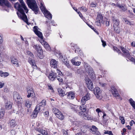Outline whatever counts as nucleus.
Instances as JSON below:
<instances>
[{
	"mask_svg": "<svg viewBox=\"0 0 135 135\" xmlns=\"http://www.w3.org/2000/svg\"><path fill=\"white\" fill-rule=\"evenodd\" d=\"M120 48L121 50L123 52L124 54L123 55L129 59L131 55L129 51L122 46H120Z\"/></svg>",
	"mask_w": 135,
	"mask_h": 135,
	"instance_id": "obj_7",
	"label": "nucleus"
},
{
	"mask_svg": "<svg viewBox=\"0 0 135 135\" xmlns=\"http://www.w3.org/2000/svg\"><path fill=\"white\" fill-rule=\"evenodd\" d=\"M27 91L28 94L27 95L28 98L33 96L35 94L33 89L31 87L28 86L27 88Z\"/></svg>",
	"mask_w": 135,
	"mask_h": 135,
	"instance_id": "obj_6",
	"label": "nucleus"
},
{
	"mask_svg": "<svg viewBox=\"0 0 135 135\" xmlns=\"http://www.w3.org/2000/svg\"><path fill=\"white\" fill-rule=\"evenodd\" d=\"M67 97L68 98L70 99H74V93L72 92H70L68 93Z\"/></svg>",
	"mask_w": 135,
	"mask_h": 135,
	"instance_id": "obj_26",
	"label": "nucleus"
},
{
	"mask_svg": "<svg viewBox=\"0 0 135 135\" xmlns=\"http://www.w3.org/2000/svg\"><path fill=\"white\" fill-rule=\"evenodd\" d=\"M9 75V74L8 72H3L2 71H0V75L2 77H6Z\"/></svg>",
	"mask_w": 135,
	"mask_h": 135,
	"instance_id": "obj_25",
	"label": "nucleus"
},
{
	"mask_svg": "<svg viewBox=\"0 0 135 135\" xmlns=\"http://www.w3.org/2000/svg\"><path fill=\"white\" fill-rule=\"evenodd\" d=\"M103 19V17L102 14L100 13H98V14L97 17V20L102 21Z\"/></svg>",
	"mask_w": 135,
	"mask_h": 135,
	"instance_id": "obj_34",
	"label": "nucleus"
},
{
	"mask_svg": "<svg viewBox=\"0 0 135 135\" xmlns=\"http://www.w3.org/2000/svg\"><path fill=\"white\" fill-rule=\"evenodd\" d=\"M114 30L115 32L117 33H119L120 31L118 26L113 27Z\"/></svg>",
	"mask_w": 135,
	"mask_h": 135,
	"instance_id": "obj_32",
	"label": "nucleus"
},
{
	"mask_svg": "<svg viewBox=\"0 0 135 135\" xmlns=\"http://www.w3.org/2000/svg\"><path fill=\"white\" fill-rule=\"evenodd\" d=\"M45 104L46 101L45 100H43L38 105H40V106L42 107L45 106Z\"/></svg>",
	"mask_w": 135,
	"mask_h": 135,
	"instance_id": "obj_36",
	"label": "nucleus"
},
{
	"mask_svg": "<svg viewBox=\"0 0 135 135\" xmlns=\"http://www.w3.org/2000/svg\"><path fill=\"white\" fill-rule=\"evenodd\" d=\"M85 69L90 76H93L94 75L93 70L91 67L88 66Z\"/></svg>",
	"mask_w": 135,
	"mask_h": 135,
	"instance_id": "obj_13",
	"label": "nucleus"
},
{
	"mask_svg": "<svg viewBox=\"0 0 135 135\" xmlns=\"http://www.w3.org/2000/svg\"><path fill=\"white\" fill-rule=\"evenodd\" d=\"M28 62L33 67V68H34L36 69L37 68L35 61L33 59L29 57L28 59Z\"/></svg>",
	"mask_w": 135,
	"mask_h": 135,
	"instance_id": "obj_18",
	"label": "nucleus"
},
{
	"mask_svg": "<svg viewBox=\"0 0 135 135\" xmlns=\"http://www.w3.org/2000/svg\"><path fill=\"white\" fill-rule=\"evenodd\" d=\"M41 133L44 135H47V132L45 130L42 131L41 132Z\"/></svg>",
	"mask_w": 135,
	"mask_h": 135,
	"instance_id": "obj_52",
	"label": "nucleus"
},
{
	"mask_svg": "<svg viewBox=\"0 0 135 135\" xmlns=\"http://www.w3.org/2000/svg\"><path fill=\"white\" fill-rule=\"evenodd\" d=\"M40 7L41 8V9L42 11L44 12V13L46 11H47L46 9V8H45V7L43 5V4L42 3H41Z\"/></svg>",
	"mask_w": 135,
	"mask_h": 135,
	"instance_id": "obj_33",
	"label": "nucleus"
},
{
	"mask_svg": "<svg viewBox=\"0 0 135 135\" xmlns=\"http://www.w3.org/2000/svg\"><path fill=\"white\" fill-rule=\"evenodd\" d=\"M58 90L59 95L63 97L66 94L65 92L62 89H58Z\"/></svg>",
	"mask_w": 135,
	"mask_h": 135,
	"instance_id": "obj_27",
	"label": "nucleus"
},
{
	"mask_svg": "<svg viewBox=\"0 0 135 135\" xmlns=\"http://www.w3.org/2000/svg\"><path fill=\"white\" fill-rule=\"evenodd\" d=\"M11 62L15 66L18 67L19 65L17 60L14 57H11Z\"/></svg>",
	"mask_w": 135,
	"mask_h": 135,
	"instance_id": "obj_17",
	"label": "nucleus"
},
{
	"mask_svg": "<svg viewBox=\"0 0 135 135\" xmlns=\"http://www.w3.org/2000/svg\"><path fill=\"white\" fill-rule=\"evenodd\" d=\"M25 106L27 107V108H30L32 104L31 103H30L28 100H26L25 102Z\"/></svg>",
	"mask_w": 135,
	"mask_h": 135,
	"instance_id": "obj_28",
	"label": "nucleus"
},
{
	"mask_svg": "<svg viewBox=\"0 0 135 135\" xmlns=\"http://www.w3.org/2000/svg\"><path fill=\"white\" fill-rule=\"evenodd\" d=\"M94 92V94L96 95L97 99H102V96L101 94V91L99 87H97L95 88Z\"/></svg>",
	"mask_w": 135,
	"mask_h": 135,
	"instance_id": "obj_4",
	"label": "nucleus"
},
{
	"mask_svg": "<svg viewBox=\"0 0 135 135\" xmlns=\"http://www.w3.org/2000/svg\"><path fill=\"white\" fill-rule=\"evenodd\" d=\"M56 73L54 72H53L50 74L48 77L50 80L53 81L56 79Z\"/></svg>",
	"mask_w": 135,
	"mask_h": 135,
	"instance_id": "obj_14",
	"label": "nucleus"
},
{
	"mask_svg": "<svg viewBox=\"0 0 135 135\" xmlns=\"http://www.w3.org/2000/svg\"><path fill=\"white\" fill-rule=\"evenodd\" d=\"M135 122L133 120H131L130 122V124L131 126H132L133 124H134Z\"/></svg>",
	"mask_w": 135,
	"mask_h": 135,
	"instance_id": "obj_57",
	"label": "nucleus"
},
{
	"mask_svg": "<svg viewBox=\"0 0 135 135\" xmlns=\"http://www.w3.org/2000/svg\"><path fill=\"white\" fill-rule=\"evenodd\" d=\"M44 115L46 116H48L49 114V112L48 111H47L45 112L44 113Z\"/></svg>",
	"mask_w": 135,
	"mask_h": 135,
	"instance_id": "obj_60",
	"label": "nucleus"
},
{
	"mask_svg": "<svg viewBox=\"0 0 135 135\" xmlns=\"http://www.w3.org/2000/svg\"><path fill=\"white\" fill-rule=\"evenodd\" d=\"M33 30L35 33L39 37L40 39V41L44 46L46 49L47 50L50 49L49 45L45 41L43 40L42 34L41 32L38 31V28L37 26H35L33 27Z\"/></svg>",
	"mask_w": 135,
	"mask_h": 135,
	"instance_id": "obj_2",
	"label": "nucleus"
},
{
	"mask_svg": "<svg viewBox=\"0 0 135 135\" xmlns=\"http://www.w3.org/2000/svg\"><path fill=\"white\" fill-rule=\"evenodd\" d=\"M5 107L6 109L9 110L12 108V104L11 102H8L7 100H6L5 101Z\"/></svg>",
	"mask_w": 135,
	"mask_h": 135,
	"instance_id": "obj_21",
	"label": "nucleus"
},
{
	"mask_svg": "<svg viewBox=\"0 0 135 135\" xmlns=\"http://www.w3.org/2000/svg\"><path fill=\"white\" fill-rule=\"evenodd\" d=\"M78 59V57H76L74 58H73L71 60V61L72 64L76 66H79L80 65L81 62L79 61H77L76 62V59Z\"/></svg>",
	"mask_w": 135,
	"mask_h": 135,
	"instance_id": "obj_19",
	"label": "nucleus"
},
{
	"mask_svg": "<svg viewBox=\"0 0 135 135\" xmlns=\"http://www.w3.org/2000/svg\"><path fill=\"white\" fill-rule=\"evenodd\" d=\"M100 85L102 87H104L105 86L106 84L102 83H99Z\"/></svg>",
	"mask_w": 135,
	"mask_h": 135,
	"instance_id": "obj_53",
	"label": "nucleus"
},
{
	"mask_svg": "<svg viewBox=\"0 0 135 135\" xmlns=\"http://www.w3.org/2000/svg\"><path fill=\"white\" fill-rule=\"evenodd\" d=\"M71 66V68H70V69L71 70L74 71H75L76 69V67H75V66Z\"/></svg>",
	"mask_w": 135,
	"mask_h": 135,
	"instance_id": "obj_51",
	"label": "nucleus"
},
{
	"mask_svg": "<svg viewBox=\"0 0 135 135\" xmlns=\"http://www.w3.org/2000/svg\"><path fill=\"white\" fill-rule=\"evenodd\" d=\"M41 107L40 106V105L38 104L36 106V107L35 109V110L36 111L38 112H39L41 109Z\"/></svg>",
	"mask_w": 135,
	"mask_h": 135,
	"instance_id": "obj_39",
	"label": "nucleus"
},
{
	"mask_svg": "<svg viewBox=\"0 0 135 135\" xmlns=\"http://www.w3.org/2000/svg\"><path fill=\"white\" fill-rule=\"evenodd\" d=\"M56 116L59 119L61 120H63L64 118V116L60 112L57 113V114L56 115Z\"/></svg>",
	"mask_w": 135,
	"mask_h": 135,
	"instance_id": "obj_24",
	"label": "nucleus"
},
{
	"mask_svg": "<svg viewBox=\"0 0 135 135\" xmlns=\"http://www.w3.org/2000/svg\"><path fill=\"white\" fill-rule=\"evenodd\" d=\"M90 129L88 126H82L81 127V132L83 133H85L89 129Z\"/></svg>",
	"mask_w": 135,
	"mask_h": 135,
	"instance_id": "obj_20",
	"label": "nucleus"
},
{
	"mask_svg": "<svg viewBox=\"0 0 135 135\" xmlns=\"http://www.w3.org/2000/svg\"><path fill=\"white\" fill-rule=\"evenodd\" d=\"M13 98L17 102H19L22 99L21 96L18 93L15 92L13 93Z\"/></svg>",
	"mask_w": 135,
	"mask_h": 135,
	"instance_id": "obj_12",
	"label": "nucleus"
},
{
	"mask_svg": "<svg viewBox=\"0 0 135 135\" xmlns=\"http://www.w3.org/2000/svg\"><path fill=\"white\" fill-rule=\"evenodd\" d=\"M20 4L18 3H16L15 4V7L17 9L18 11L17 13L18 17L23 20L25 22H28L27 16L24 12L27 13L28 12V9L25 5V4L23 0H19Z\"/></svg>",
	"mask_w": 135,
	"mask_h": 135,
	"instance_id": "obj_1",
	"label": "nucleus"
},
{
	"mask_svg": "<svg viewBox=\"0 0 135 135\" xmlns=\"http://www.w3.org/2000/svg\"><path fill=\"white\" fill-rule=\"evenodd\" d=\"M131 45L133 47H135V41L132 42L131 44Z\"/></svg>",
	"mask_w": 135,
	"mask_h": 135,
	"instance_id": "obj_61",
	"label": "nucleus"
},
{
	"mask_svg": "<svg viewBox=\"0 0 135 135\" xmlns=\"http://www.w3.org/2000/svg\"><path fill=\"white\" fill-rule=\"evenodd\" d=\"M52 111L55 115L57 114V113L60 112L57 109L55 108H54L53 109Z\"/></svg>",
	"mask_w": 135,
	"mask_h": 135,
	"instance_id": "obj_38",
	"label": "nucleus"
},
{
	"mask_svg": "<svg viewBox=\"0 0 135 135\" xmlns=\"http://www.w3.org/2000/svg\"><path fill=\"white\" fill-rule=\"evenodd\" d=\"M96 112H98V113H99V112H101L100 109H99V108H98L96 110Z\"/></svg>",
	"mask_w": 135,
	"mask_h": 135,
	"instance_id": "obj_63",
	"label": "nucleus"
},
{
	"mask_svg": "<svg viewBox=\"0 0 135 135\" xmlns=\"http://www.w3.org/2000/svg\"><path fill=\"white\" fill-rule=\"evenodd\" d=\"M10 133L11 135H15V132L14 130H11L10 131Z\"/></svg>",
	"mask_w": 135,
	"mask_h": 135,
	"instance_id": "obj_56",
	"label": "nucleus"
},
{
	"mask_svg": "<svg viewBox=\"0 0 135 135\" xmlns=\"http://www.w3.org/2000/svg\"><path fill=\"white\" fill-rule=\"evenodd\" d=\"M27 53L28 55H29L32 58H33L34 56V55L30 51H27Z\"/></svg>",
	"mask_w": 135,
	"mask_h": 135,
	"instance_id": "obj_44",
	"label": "nucleus"
},
{
	"mask_svg": "<svg viewBox=\"0 0 135 135\" xmlns=\"http://www.w3.org/2000/svg\"><path fill=\"white\" fill-rule=\"evenodd\" d=\"M4 113V111L3 109H0V118L3 117Z\"/></svg>",
	"mask_w": 135,
	"mask_h": 135,
	"instance_id": "obj_35",
	"label": "nucleus"
},
{
	"mask_svg": "<svg viewBox=\"0 0 135 135\" xmlns=\"http://www.w3.org/2000/svg\"><path fill=\"white\" fill-rule=\"evenodd\" d=\"M57 62L55 59H52L50 61V64L51 66L54 68H56L57 64Z\"/></svg>",
	"mask_w": 135,
	"mask_h": 135,
	"instance_id": "obj_16",
	"label": "nucleus"
},
{
	"mask_svg": "<svg viewBox=\"0 0 135 135\" xmlns=\"http://www.w3.org/2000/svg\"><path fill=\"white\" fill-rule=\"evenodd\" d=\"M102 21L97 20L96 21V24L98 26H100L101 25V22H102Z\"/></svg>",
	"mask_w": 135,
	"mask_h": 135,
	"instance_id": "obj_48",
	"label": "nucleus"
},
{
	"mask_svg": "<svg viewBox=\"0 0 135 135\" xmlns=\"http://www.w3.org/2000/svg\"><path fill=\"white\" fill-rule=\"evenodd\" d=\"M57 80L59 82H63V79L61 77L59 76H57L56 77Z\"/></svg>",
	"mask_w": 135,
	"mask_h": 135,
	"instance_id": "obj_46",
	"label": "nucleus"
},
{
	"mask_svg": "<svg viewBox=\"0 0 135 135\" xmlns=\"http://www.w3.org/2000/svg\"><path fill=\"white\" fill-rule=\"evenodd\" d=\"M38 112L34 110V111L33 112L32 115L33 117L36 118Z\"/></svg>",
	"mask_w": 135,
	"mask_h": 135,
	"instance_id": "obj_40",
	"label": "nucleus"
},
{
	"mask_svg": "<svg viewBox=\"0 0 135 135\" xmlns=\"http://www.w3.org/2000/svg\"><path fill=\"white\" fill-rule=\"evenodd\" d=\"M63 62L66 65L68 68H71V66L68 63V61L67 59H64Z\"/></svg>",
	"mask_w": 135,
	"mask_h": 135,
	"instance_id": "obj_30",
	"label": "nucleus"
},
{
	"mask_svg": "<svg viewBox=\"0 0 135 135\" xmlns=\"http://www.w3.org/2000/svg\"><path fill=\"white\" fill-rule=\"evenodd\" d=\"M48 88L49 89L52 90V91H54L51 85H48Z\"/></svg>",
	"mask_w": 135,
	"mask_h": 135,
	"instance_id": "obj_62",
	"label": "nucleus"
},
{
	"mask_svg": "<svg viewBox=\"0 0 135 135\" xmlns=\"http://www.w3.org/2000/svg\"><path fill=\"white\" fill-rule=\"evenodd\" d=\"M104 133L105 134H108L109 135H113L112 131H105Z\"/></svg>",
	"mask_w": 135,
	"mask_h": 135,
	"instance_id": "obj_41",
	"label": "nucleus"
},
{
	"mask_svg": "<svg viewBox=\"0 0 135 135\" xmlns=\"http://www.w3.org/2000/svg\"><path fill=\"white\" fill-rule=\"evenodd\" d=\"M111 91L114 96L115 97H119V94L114 86H111Z\"/></svg>",
	"mask_w": 135,
	"mask_h": 135,
	"instance_id": "obj_11",
	"label": "nucleus"
},
{
	"mask_svg": "<svg viewBox=\"0 0 135 135\" xmlns=\"http://www.w3.org/2000/svg\"><path fill=\"white\" fill-rule=\"evenodd\" d=\"M90 94L89 93H88L85 96L83 97L81 100V103L82 105H84L86 102L88 100H89L90 98Z\"/></svg>",
	"mask_w": 135,
	"mask_h": 135,
	"instance_id": "obj_5",
	"label": "nucleus"
},
{
	"mask_svg": "<svg viewBox=\"0 0 135 135\" xmlns=\"http://www.w3.org/2000/svg\"><path fill=\"white\" fill-rule=\"evenodd\" d=\"M85 80L88 89L90 90H92L93 88V86L91 80L88 79H86Z\"/></svg>",
	"mask_w": 135,
	"mask_h": 135,
	"instance_id": "obj_10",
	"label": "nucleus"
},
{
	"mask_svg": "<svg viewBox=\"0 0 135 135\" xmlns=\"http://www.w3.org/2000/svg\"><path fill=\"white\" fill-rule=\"evenodd\" d=\"M112 21L114 23L113 26H119V22L118 20L116 19L114 17H112Z\"/></svg>",
	"mask_w": 135,
	"mask_h": 135,
	"instance_id": "obj_22",
	"label": "nucleus"
},
{
	"mask_svg": "<svg viewBox=\"0 0 135 135\" xmlns=\"http://www.w3.org/2000/svg\"><path fill=\"white\" fill-rule=\"evenodd\" d=\"M130 60L132 62H133L135 64V59L133 57H131V59Z\"/></svg>",
	"mask_w": 135,
	"mask_h": 135,
	"instance_id": "obj_59",
	"label": "nucleus"
},
{
	"mask_svg": "<svg viewBox=\"0 0 135 135\" xmlns=\"http://www.w3.org/2000/svg\"><path fill=\"white\" fill-rule=\"evenodd\" d=\"M36 49L37 50L38 54L37 55L39 57L40 59H42L43 58L42 50L40 47H39L38 48L37 46L35 45Z\"/></svg>",
	"mask_w": 135,
	"mask_h": 135,
	"instance_id": "obj_9",
	"label": "nucleus"
},
{
	"mask_svg": "<svg viewBox=\"0 0 135 135\" xmlns=\"http://www.w3.org/2000/svg\"><path fill=\"white\" fill-rule=\"evenodd\" d=\"M114 49L116 50V51L118 52V53H120V51L116 47H114Z\"/></svg>",
	"mask_w": 135,
	"mask_h": 135,
	"instance_id": "obj_58",
	"label": "nucleus"
},
{
	"mask_svg": "<svg viewBox=\"0 0 135 135\" xmlns=\"http://www.w3.org/2000/svg\"><path fill=\"white\" fill-rule=\"evenodd\" d=\"M4 85V83L0 82V88H2L3 86Z\"/></svg>",
	"mask_w": 135,
	"mask_h": 135,
	"instance_id": "obj_55",
	"label": "nucleus"
},
{
	"mask_svg": "<svg viewBox=\"0 0 135 135\" xmlns=\"http://www.w3.org/2000/svg\"><path fill=\"white\" fill-rule=\"evenodd\" d=\"M106 114L105 113H104L103 114V119L104 120H105L106 121H107L108 120V119L107 118H108V117H107V118H105V117H106Z\"/></svg>",
	"mask_w": 135,
	"mask_h": 135,
	"instance_id": "obj_49",
	"label": "nucleus"
},
{
	"mask_svg": "<svg viewBox=\"0 0 135 135\" xmlns=\"http://www.w3.org/2000/svg\"><path fill=\"white\" fill-rule=\"evenodd\" d=\"M0 5L2 6L5 5L7 7L11 6V4L8 1L5 0H0Z\"/></svg>",
	"mask_w": 135,
	"mask_h": 135,
	"instance_id": "obj_15",
	"label": "nucleus"
},
{
	"mask_svg": "<svg viewBox=\"0 0 135 135\" xmlns=\"http://www.w3.org/2000/svg\"><path fill=\"white\" fill-rule=\"evenodd\" d=\"M90 27L92 30H93L97 34V35H98L99 34V33H98V32L93 27V26H90Z\"/></svg>",
	"mask_w": 135,
	"mask_h": 135,
	"instance_id": "obj_50",
	"label": "nucleus"
},
{
	"mask_svg": "<svg viewBox=\"0 0 135 135\" xmlns=\"http://www.w3.org/2000/svg\"><path fill=\"white\" fill-rule=\"evenodd\" d=\"M102 45L104 47L106 45V43L105 41H104L103 40H102Z\"/></svg>",
	"mask_w": 135,
	"mask_h": 135,
	"instance_id": "obj_54",
	"label": "nucleus"
},
{
	"mask_svg": "<svg viewBox=\"0 0 135 135\" xmlns=\"http://www.w3.org/2000/svg\"><path fill=\"white\" fill-rule=\"evenodd\" d=\"M79 9H80V10L81 9L82 11H83L85 12L87 10V9L86 8V7H79Z\"/></svg>",
	"mask_w": 135,
	"mask_h": 135,
	"instance_id": "obj_45",
	"label": "nucleus"
},
{
	"mask_svg": "<svg viewBox=\"0 0 135 135\" xmlns=\"http://www.w3.org/2000/svg\"><path fill=\"white\" fill-rule=\"evenodd\" d=\"M129 101L131 105L135 109V102L132 98L129 99Z\"/></svg>",
	"mask_w": 135,
	"mask_h": 135,
	"instance_id": "obj_31",
	"label": "nucleus"
},
{
	"mask_svg": "<svg viewBox=\"0 0 135 135\" xmlns=\"http://www.w3.org/2000/svg\"><path fill=\"white\" fill-rule=\"evenodd\" d=\"M121 7L120 8L123 11H124L127 10L125 6L121 5Z\"/></svg>",
	"mask_w": 135,
	"mask_h": 135,
	"instance_id": "obj_47",
	"label": "nucleus"
},
{
	"mask_svg": "<svg viewBox=\"0 0 135 135\" xmlns=\"http://www.w3.org/2000/svg\"><path fill=\"white\" fill-rule=\"evenodd\" d=\"M44 14L46 17L49 19L50 20L52 18V15L48 11H46Z\"/></svg>",
	"mask_w": 135,
	"mask_h": 135,
	"instance_id": "obj_23",
	"label": "nucleus"
},
{
	"mask_svg": "<svg viewBox=\"0 0 135 135\" xmlns=\"http://www.w3.org/2000/svg\"><path fill=\"white\" fill-rule=\"evenodd\" d=\"M80 122L75 121L74 122V124L75 126L79 127L80 126Z\"/></svg>",
	"mask_w": 135,
	"mask_h": 135,
	"instance_id": "obj_42",
	"label": "nucleus"
},
{
	"mask_svg": "<svg viewBox=\"0 0 135 135\" xmlns=\"http://www.w3.org/2000/svg\"><path fill=\"white\" fill-rule=\"evenodd\" d=\"M80 72V69H77V70L75 71L76 73H79Z\"/></svg>",
	"mask_w": 135,
	"mask_h": 135,
	"instance_id": "obj_64",
	"label": "nucleus"
},
{
	"mask_svg": "<svg viewBox=\"0 0 135 135\" xmlns=\"http://www.w3.org/2000/svg\"><path fill=\"white\" fill-rule=\"evenodd\" d=\"M80 109L81 111V112H79L78 110H76V111L77 113H78L80 115H84V112L86 110V107L85 106H84L82 105L80 107Z\"/></svg>",
	"mask_w": 135,
	"mask_h": 135,
	"instance_id": "obj_8",
	"label": "nucleus"
},
{
	"mask_svg": "<svg viewBox=\"0 0 135 135\" xmlns=\"http://www.w3.org/2000/svg\"><path fill=\"white\" fill-rule=\"evenodd\" d=\"M50 27H48L47 30L46 31V33L47 36H48L51 33V30Z\"/></svg>",
	"mask_w": 135,
	"mask_h": 135,
	"instance_id": "obj_37",
	"label": "nucleus"
},
{
	"mask_svg": "<svg viewBox=\"0 0 135 135\" xmlns=\"http://www.w3.org/2000/svg\"><path fill=\"white\" fill-rule=\"evenodd\" d=\"M120 119L121 120V123L122 124H124L125 123V120L124 117L120 116Z\"/></svg>",
	"mask_w": 135,
	"mask_h": 135,
	"instance_id": "obj_43",
	"label": "nucleus"
},
{
	"mask_svg": "<svg viewBox=\"0 0 135 135\" xmlns=\"http://www.w3.org/2000/svg\"><path fill=\"white\" fill-rule=\"evenodd\" d=\"M27 1L28 6L34 12L35 14H37L39 9L35 1L34 0H27Z\"/></svg>",
	"mask_w": 135,
	"mask_h": 135,
	"instance_id": "obj_3",
	"label": "nucleus"
},
{
	"mask_svg": "<svg viewBox=\"0 0 135 135\" xmlns=\"http://www.w3.org/2000/svg\"><path fill=\"white\" fill-rule=\"evenodd\" d=\"M9 123L10 126L13 127L15 126L16 124V121L14 119L11 120L9 122Z\"/></svg>",
	"mask_w": 135,
	"mask_h": 135,
	"instance_id": "obj_29",
	"label": "nucleus"
}]
</instances>
